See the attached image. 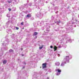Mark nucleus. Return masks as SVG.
I'll list each match as a JSON object with an SVG mask.
<instances>
[{
	"instance_id": "2",
	"label": "nucleus",
	"mask_w": 79,
	"mask_h": 79,
	"mask_svg": "<svg viewBox=\"0 0 79 79\" xmlns=\"http://www.w3.org/2000/svg\"><path fill=\"white\" fill-rule=\"evenodd\" d=\"M69 59V56H66L64 58V60H67Z\"/></svg>"
},
{
	"instance_id": "20",
	"label": "nucleus",
	"mask_w": 79,
	"mask_h": 79,
	"mask_svg": "<svg viewBox=\"0 0 79 79\" xmlns=\"http://www.w3.org/2000/svg\"><path fill=\"white\" fill-rule=\"evenodd\" d=\"M59 64H60V63H59Z\"/></svg>"
},
{
	"instance_id": "11",
	"label": "nucleus",
	"mask_w": 79,
	"mask_h": 79,
	"mask_svg": "<svg viewBox=\"0 0 79 79\" xmlns=\"http://www.w3.org/2000/svg\"><path fill=\"white\" fill-rule=\"evenodd\" d=\"M8 10H9V11H11V9L10 8H8Z\"/></svg>"
},
{
	"instance_id": "8",
	"label": "nucleus",
	"mask_w": 79,
	"mask_h": 79,
	"mask_svg": "<svg viewBox=\"0 0 79 79\" xmlns=\"http://www.w3.org/2000/svg\"><path fill=\"white\" fill-rule=\"evenodd\" d=\"M9 52H13V50L10 49V50H9Z\"/></svg>"
},
{
	"instance_id": "4",
	"label": "nucleus",
	"mask_w": 79,
	"mask_h": 79,
	"mask_svg": "<svg viewBox=\"0 0 79 79\" xmlns=\"http://www.w3.org/2000/svg\"><path fill=\"white\" fill-rule=\"evenodd\" d=\"M27 18H29V17H30V18H31V15L28 14L27 15Z\"/></svg>"
},
{
	"instance_id": "13",
	"label": "nucleus",
	"mask_w": 79,
	"mask_h": 79,
	"mask_svg": "<svg viewBox=\"0 0 79 79\" xmlns=\"http://www.w3.org/2000/svg\"><path fill=\"white\" fill-rule=\"evenodd\" d=\"M50 48H53V46H50Z\"/></svg>"
},
{
	"instance_id": "9",
	"label": "nucleus",
	"mask_w": 79,
	"mask_h": 79,
	"mask_svg": "<svg viewBox=\"0 0 79 79\" xmlns=\"http://www.w3.org/2000/svg\"><path fill=\"white\" fill-rule=\"evenodd\" d=\"M57 71L58 73H61V70L57 69Z\"/></svg>"
},
{
	"instance_id": "18",
	"label": "nucleus",
	"mask_w": 79,
	"mask_h": 79,
	"mask_svg": "<svg viewBox=\"0 0 79 79\" xmlns=\"http://www.w3.org/2000/svg\"><path fill=\"white\" fill-rule=\"evenodd\" d=\"M23 29H24V28H23Z\"/></svg>"
},
{
	"instance_id": "14",
	"label": "nucleus",
	"mask_w": 79,
	"mask_h": 79,
	"mask_svg": "<svg viewBox=\"0 0 79 79\" xmlns=\"http://www.w3.org/2000/svg\"><path fill=\"white\" fill-rule=\"evenodd\" d=\"M75 21H76V22H77V20L76 19Z\"/></svg>"
},
{
	"instance_id": "19",
	"label": "nucleus",
	"mask_w": 79,
	"mask_h": 79,
	"mask_svg": "<svg viewBox=\"0 0 79 79\" xmlns=\"http://www.w3.org/2000/svg\"><path fill=\"white\" fill-rule=\"evenodd\" d=\"M22 56H24V55H22Z\"/></svg>"
},
{
	"instance_id": "10",
	"label": "nucleus",
	"mask_w": 79,
	"mask_h": 79,
	"mask_svg": "<svg viewBox=\"0 0 79 79\" xmlns=\"http://www.w3.org/2000/svg\"><path fill=\"white\" fill-rule=\"evenodd\" d=\"M21 25H23L24 24V22H23L22 23H21Z\"/></svg>"
},
{
	"instance_id": "6",
	"label": "nucleus",
	"mask_w": 79,
	"mask_h": 79,
	"mask_svg": "<svg viewBox=\"0 0 79 79\" xmlns=\"http://www.w3.org/2000/svg\"><path fill=\"white\" fill-rule=\"evenodd\" d=\"M7 61L6 60H4L3 61V64H5L6 63Z\"/></svg>"
},
{
	"instance_id": "15",
	"label": "nucleus",
	"mask_w": 79,
	"mask_h": 79,
	"mask_svg": "<svg viewBox=\"0 0 79 79\" xmlns=\"http://www.w3.org/2000/svg\"><path fill=\"white\" fill-rule=\"evenodd\" d=\"M60 54H58V56H60Z\"/></svg>"
},
{
	"instance_id": "17",
	"label": "nucleus",
	"mask_w": 79,
	"mask_h": 79,
	"mask_svg": "<svg viewBox=\"0 0 79 79\" xmlns=\"http://www.w3.org/2000/svg\"><path fill=\"white\" fill-rule=\"evenodd\" d=\"M21 50H23V48H22Z\"/></svg>"
},
{
	"instance_id": "3",
	"label": "nucleus",
	"mask_w": 79,
	"mask_h": 79,
	"mask_svg": "<svg viewBox=\"0 0 79 79\" xmlns=\"http://www.w3.org/2000/svg\"><path fill=\"white\" fill-rule=\"evenodd\" d=\"M54 51L55 52V51L56 50V49H57V47H56V46H55L54 48Z\"/></svg>"
},
{
	"instance_id": "1",
	"label": "nucleus",
	"mask_w": 79,
	"mask_h": 79,
	"mask_svg": "<svg viewBox=\"0 0 79 79\" xmlns=\"http://www.w3.org/2000/svg\"><path fill=\"white\" fill-rule=\"evenodd\" d=\"M47 64L46 63H43L42 64L43 68H47Z\"/></svg>"
},
{
	"instance_id": "12",
	"label": "nucleus",
	"mask_w": 79,
	"mask_h": 79,
	"mask_svg": "<svg viewBox=\"0 0 79 79\" xmlns=\"http://www.w3.org/2000/svg\"><path fill=\"white\" fill-rule=\"evenodd\" d=\"M16 29L17 30H18V29H19V28L18 27H16Z\"/></svg>"
},
{
	"instance_id": "5",
	"label": "nucleus",
	"mask_w": 79,
	"mask_h": 79,
	"mask_svg": "<svg viewBox=\"0 0 79 79\" xmlns=\"http://www.w3.org/2000/svg\"><path fill=\"white\" fill-rule=\"evenodd\" d=\"M37 34H38V33L37 32H35L34 33V35H37Z\"/></svg>"
},
{
	"instance_id": "16",
	"label": "nucleus",
	"mask_w": 79,
	"mask_h": 79,
	"mask_svg": "<svg viewBox=\"0 0 79 79\" xmlns=\"http://www.w3.org/2000/svg\"><path fill=\"white\" fill-rule=\"evenodd\" d=\"M8 2V3H11V2Z\"/></svg>"
},
{
	"instance_id": "7",
	"label": "nucleus",
	"mask_w": 79,
	"mask_h": 79,
	"mask_svg": "<svg viewBox=\"0 0 79 79\" xmlns=\"http://www.w3.org/2000/svg\"><path fill=\"white\" fill-rule=\"evenodd\" d=\"M43 47H44V45H42L41 47H39V48L40 49H42Z\"/></svg>"
}]
</instances>
